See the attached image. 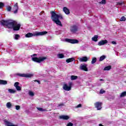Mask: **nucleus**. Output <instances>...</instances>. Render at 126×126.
Segmentation results:
<instances>
[{"mask_svg":"<svg viewBox=\"0 0 126 126\" xmlns=\"http://www.w3.org/2000/svg\"><path fill=\"white\" fill-rule=\"evenodd\" d=\"M2 25L7 27V28L10 29H13L14 31H18L20 29L21 26L20 24L17 23L15 21L9 20L8 21L2 20L1 21Z\"/></svg>","mask_w":126,"mask_h":126,"instance_id":"obj_1","label":"nucleus"},{"mask_svg":"<svg viewBox=\"0 0 126 126\" xmlns=\"http://www.w3.org/2000/svg\"><path fill=\"white\" fill-rule=\"evenodd\" d=\"M50 13L51 14L52 20L57 25H59V26H63L62 22L60 21V19H63V15L54 11H51Z\"/></svg>","mask_w":126,"mask_h":126,"instance_id":"obj_2","label":"nucleus"},{"mask_svg":"<svg viewBox=\"0 0 126 126\" xmlns=\"http://www.w3.org/2000/svg\"><path fill=\"white\" fill-rule=\"evenodd\" d=\"M46 34H48V32H35L34 33H32L29 32L27 34H26V38H31V37H33V36H43L44 35H46Z\"/></svg>","mask_w":126,"mask_h":126,"instance_id":"obj_3","label":"nucleus"},{"mask_svg":"<svg viewBox=\"0 0 126 126\" xmlns=\"http://www.w3.org/2000/svg\"><path fill=\"white\" fill-rule=\"evenodd\" d=\"M45 60H47V58L45 57H40L39 58L32 57V61L35 62V63H38L44 62Z\"/></svg>","mask_w":126,"mask_h":126,"instance_id":"obj_4","label":"nucleus"},{"mask_svg":"<svg viewBox=\"0 0 126 126\" xmlns=\"http://www.w3.org/2000/svg\"><path fill=\"white\" fill-rule=\"evenodd\" d=\"M72 85V83H69L68 86L66 84H64L63 86V89L65 90V91H70L71 90V86Z\"/></svg>","mask_w":126,"mask_h":126,"instance_id":"obj_5","label":"nucleus"},{"mask_svg":"<svg viewBox=\"0 0 126 126\" xmlns=\"http://www.w3.org/2000/svg\"><path fill=\"white\" fill-rule=\"evenodd\" d=\"M66 42H68V43H71V44H78L79 43V41L77 39H71L69 38H66L65 39Z\"/></svg>","mask_w":126,"mask_h":126,"instance_id":"obj_6","label":"nucleus"},{"mask_svg":"<svg viewBox=\"0 0 126 126\" xmlns=\"http://www.w3.org/2000/svg\"><path fill=\"white\" fill-rule=\"evenodd\" d=\"M17 75L18 76H20L21 77H32L33 76V74H31V73H26V74H21V73H19L17 74Z\"/></svg>","mask_w":126,"mask_h":126,"instance_id":"obj_7","label":"nucleus"},{"mask_svg":"<svg viewBox=\"0 0 126 126\" xmlns=\"http://www.w3.org/2000/svg\"><path fill=\"white\" fill-rule=\"evenodd\" d=\"M90 59V57H87L86 56L78 58V60L79 61V62L85 63L86 62H88V60H89Z\"/></svg>","mask_w":126,"mask_h":126,"instance_id":"obj_8","label":"nucleus"},{"mask_svg":"<svg viewBox=\"0 0 126 126\" xmlns=\"http://www.w3.org/2000/svg\"><path fill=\"white\" fill-rule=\"evenodd\" d=\"M94 106L97 110H101L102 109V102H97L94 103Z\"/></svg>","mask_w":126,"mask_h":126,"instance_id":"obj_9","label":"nucleus"},{"mask_svg":"<svg viewBox=\"0 0 126 126\" xmlns=\"http://www.w3.org/2000/svg\"><path fill=\"white\" fill-rule=\"evenodd\" d=\"M80 69H81L82 70H84V71H88V68H87V64H82L80 66Z\"/></svg>","mask_w":126,"mask_h":126,"instance_id":"obj_10","label":"nucleus"},{"mask_svg":"<svg viewBox=\"0 0 126 126\" xmlns=\"http://www.w3.org/2000/svg\"><path fill=\"white\" fill-rule=\"evenodd\" d=\"M18 3H16L14 5V7H13V10L14 11V13L15 14L17 13V11H18Z\"/></svg>","mask_w":126,"mask_h":126,"instance_id":"obj_11","label":"nucleus"},{"mask_svg":"<svg viewBox=\"0 0 126 126\" xmlns=\"http://www.w3.org/2000/svg\"><path fill=\"white\" fill-rule=\"evenodd\" d=\"M70 30L72 33H75L78 30V28L76 26H73L70 27Z\"/></svg>","mask_w":126,"mask_h":126,"instance_id":"obj_12","label":"nucleus"},{"mask_svg":"<svg viewBox=\"0 0 126 126\" xmlns=\"http://www.w3.org/2000/svg\"><path fill=\"white\" fill-rule=\"evenodd\" d=\"M108 43V40H100L98 42V46H103V45H105V44Z\"/></svg>","mask_w":126,"mask_h":126,"instance_id":"obj_13","label":"nucleus"},{"mask_svg":"<svg viewBox=\"0 0 126 126\" xmlns=\"http://www.w3.org/2000/svg\"><path fill=\"white\" fill-rule=\"evenodd\" d=\"M4 123L5 126H17V125H13L12 123H11V122L7 120H4Z\"/></svg>","mask_w":126,"mask_h":126,"instance_id":"obj_14","label":"nucleus"},{"mask_svg":"<svg viewBox=\"0 0 126 126\" xmlns=\"http://www.w3.org/2000/svg\"><path fill=\"white\" fill-rule=\"evenodd\" d=\"M19 85V83L17 82L15 83L14 86L15 87V88H16V90H17V91H21V88Z\"/></svg>","mask_w":126,"mask_h":126,"instance_id":"obj_15","label":"nucleus"},{"mask_svg":"<svg viewBox=\"0 0 126 126\" xmlns=\"http://www.w3.org/2000/svg\"><path fill=\"white\" fill-rule=\"evenodd\" d=\"M69 118V116L67 115H61L59 116V118L61 120H65L66 121H67V120H68Z\"/></svg>","mask_w":126,"mask_h":126,"instance_id":"obj_16","label":"nucleus"},{"mask_svg":"<svg viewBox=\"0 0 126 126\" xmlns=\"http://www.w3.org/2000/svg\"><path fill=\"white\" fill-rule=\"evenodd\" d=\"M63 11H64V13H65V14H69V13H70L69 12V9L66 8V7H64L63 8Z\"/></svg>","mask_w":126,"mask_h":126,"instance_id":"obj_17","label":"nucleus"},{"mask_svg":"<svg viewBox=\"0 0 126 126\" xmlns=\"http://www.w3.org/2000/svg\"><path fill=\"white\" fill-rule=\"evenodd\" d=\"M98 36L97 35H95L92 38V41H94V42H98Z\"/></svg>","mask_w":126,"mask_h":126,"instance_id":"obj_18","label":"nucleus"},{"mask_svg":"<svg viewBox=\"0 0 126 126\" xmlns=\"http://www.w3.org/2000/svg\"><path fill=\"white\" fill-rule=\"evenodd\" d=\"M8 91L10 94H14L15 93H16V90L14 89H9Z\"/></svg>","mask_w":126,"mask_h":126,"instance_id":"obj_19","label":"nucleus"},{"mask_svg":"<svg viewBox=\"0 0 126 126\" xmlns=\"http://www.w3.org/2000/svg\"><path fill=\"white\" fill-rule=\"evenodd\" d=\"M6 84H7V81L5 80H0V85H6Z\"/></svg>","mask_w":126,"mask_h":126,"instance_id":"obj_20","label":"nucleus"},{"mask_svg":"<svg viewBox=\"0 0 126 126\" xmlns=\"http://www.w3.org/2000/svg\"><path fill=\"white\" fill-rule=\"evenodd\" d=\"M6 107L8 109H10V108H11L12 107V104H11V102H7L6 104Z\"/></svg>","mask_w":126,"mask_h":126,"instance_id":"obj_21","label":"nucleus"},{"mask_svg":"<svg viewBox=\"0 0 126 126\" xmlns=\"http://www.w3.org/2000/svg\"><path fill=\"white\" fill-rule=\"evenodd\" d=\"M74 61V58H69L66 60V63H71V62H73Z\"/></svg>","mask_w":126,"mask_h":126,"instance_id":"obj_22","label":"nucleus"},{"mask_svg":"<svg viewBox=\"0 0 126 126\" xmlns=\"http://www.w3.org/2000/svg\"><path fill=\"white\" fill-rule=\"evenodd\" d=\"M28 94L29 96H31V97H34L35 95V94L34 93V92H32V91H29Z\"/></svg>","mask_w":126,"mask_h":126,"instance_id":"obj_23","label":"nucleus"},{"mask_svg":"<svg viewBox=\"0 0 126 126\" xmlns=\"http://www.w3.org/2000/svg\"><path fill=\"white\" fill-rule=\"evenodd\" d=\"M96 62H97V58H95V57H93L92 58V60L91 62V63L92 64H94V63H96Z\"/></svg>","mask_w":126,"mask_h":126,"instance_id":"obj_24","label":"nucleus"},{"mask_svg":"<svg viewBox=\"0 0 126 126\" xmlns=\"http://www.w3.org/2000/svg\"><path fill=\"white\" fill-rule=\"evenodd\" d=\"M57 57L59 59H63V58H64V55L63 54H59L57 55Z\"/></svg>","mask_w":126,"mask_h":126,"instance_id":"obj_25","label":"nucleus"},{"mask_svg":"<svg viewBox=\"0 0 126 126\" xmlns=\"http://www.w3.org/2000/svg\"><path fill=\"white\" fill-rule=\"evenodd\" d=\"M105 58H106V56L102 55L99 58V62H102V61H104V59Z\"/></svg>","mask_w":126,"mask_h":126,"instance_id":"obj_26","label":"nucleus"},{"mask_svg":"<svg viewBox=\"0 0 126 126\" xmlns=\"http://www.w3.org/2000/svg\"><path fill=\"white\" fill-rule=\"evenodd\" d=\"M37 109L38 111H40V112H45V111H47L46 109H43L42 108H40V107H37Z\"/></svg>","mask_w":126,"mask_h":126,"instance_id":"obj_27","label":"nucleus"},{"mask_svg":"<svg viewBox=\"0 0 126 126\" xmlns=\"http://www.w3.org/2000/svg\"><path fill=\"white\" fill-rule=\"evenodd\" d=\"M77 76H73V75H72L71 76V80H75V79H77Z\"/></svg>","mask_w":126,"mask_h":126,"instance_id":"obj_28","label":"nucleus"},{"mask_svg":"<svg viewBox=\"0 0 126 126\" xmlns=\"http://www.w3.org/2000/svg\"><path fill=\"white\" fill-rule=\"evenodd\" d=\"M111 69V66H107L103 69V70H110Z\"/></svg>","mask_w":126,"mask_h":126,"instance_id":"obj_29","label":"nucleus"},{"mask_svg":"<svg viewBox=\"0 0 126 126\" xmlns=\"http://www.w3.org/2000/svg\"><path fill=\"white\" fill-rule=\"evenodd\" d=\"M125 96H126V92H123L120 95V97H125Z\"/></svg>","mask_w":126,"mask_h":126,"instance_id":"obj_30","label":"nucleus"},{"mask_svg":"<svg viewBox=\"0 0 126 126\" xmlns=\"http://www.w3.org/2000/svg\"><path fill=\"white\" fill-rule=\"evenodd\" d=\"M20 36L19 35V34H15V40H18V39H19Z\"/></svg>","mask_w":126,"mask_h":126,"instance_id":"obj_31","label":"nucleus"},{"mask_svg":"<svg viewBox=\"0 0 126 126\" xmlns=\"http://www.w3.org/2000/svg\"><path fill=\"white\" fill-rule=\"evenodd\" d=\"M101 4H106V0H102L101 2H99Z\"/></svg>","mask_w":126,"mask_h":126,"instance_id":"obj_32","label":"nucleus"},{"mask_svg":"<svg viewBox=\"0 0 126 126\" xmlns=\"http://www.w3.org/2000/svg\"><path fill=\"white\" fill-rule=\"evenodd\" d=\"M126 20V17L123 16V17H122L120 19V21H125Z\"/></svg>","mask_w":126,"mask_h":126,"instance_id":"obj_33","label":"nucleus"},{"mask_svg":"<svg viewBox=\"0 0 126 126\" xmlns=\"http://www.w3.org/2000/svg\"><path fill=\"white\" fill-rule=\"evenodd\" d=\"M4 5V4L3 3L0 2V8H2Z\"/></svg>","mask_w":126,"mask_h":126,"instance_id":"obj_34","label":"nucleus"},{"mask_svg":"<svg viewBox=\"0 0 126 126\" xmlns=\"http://www.w3.org/2000/svg\"><path fill=\"white\" fill-rule=\"evenodd\" d=\"M7 11H11V7L10 6H8L7 7Z\"/></svg>","mask_w":126,"mask_h":126,"instance_id":"obj_35","label":"nucleus"},{"mask_svg":"<svg viewBox=\"0 0 126 126\" xmlns=\"http://www.w3.org/2000/svg\"><path fill=\"white\" fill-rule=\"evenodd\" d=\"M15 108H16V110H19L20 109V106L16 105L15 106Z\"/></svg>","mask_w":126,"mask_h":126,"instance_id":"obj_36","label":"nucleus"},{"mask_svg":"<svg viewBox=\"0 0 126 126\" xmlns=\"http://www.w3.org/2000/svg\"><path fill=\"white\" fill-rule=\"evenodd\" d=\"M105 91L104 90H103V89H101V90H100V94H104V93H105Z\"/></svg>","mask_w":126,"mask_h":126,"instance_id":"obj_37","label":"nucleus"},{"mask_svg":"<svg viewBox=\"0 0 126 126\" xmlns=\"http://www.w3.org/2000/svg\"><path fill=\"white\" fill-rule=\"evenodd\" d=\"M66 126H73V124L70 122L67 124Z\"/></svg>","mask_w":126,"mask_h":126,"instance_id":"obj_38","label":"nucleus"},{"mask_svg":"<svg viewBox=\"0 0 126 126\" xmlns=\"http://www.w3.org/2000/svg\"><path fill=\"white\" fill-rule=\"evenodd\" d=\"M123 3H124V2H117V4H118L119 5H122V4H123Z\"/></svg>","mask_w":126,"mask_h":126,"instance_id":"obj_39","label":"nucleus"},{"mask_svg":"<svg viewBox=\"0 0 126 126\" xmlns=\"http://www.w3.org/2000/svg\"><path fill=\"white\" fill-rule=\"evenodd\" d=\"M82 106V105L81 104H79L76 107V108H81Z\"/></svg>","mask_w":126,"mask_h":126,"instance_id":"obj_40","label":"nucleus"},{"mask_svg":"<svg viewBox=\"0 0 126 126\" xmlns=\"http://www.w3.org/2000/svg\"><path fill=\"white\" fill-rule=\"evenodd\" d=\"M111 43L113 44V45H117V42H116L115 41H112Z\"/></svg>","mask_w":126,"mask_h":126,"instance_id":"obj_41","label":"nucleus"},{"mask_svg":"<svg viewBox=\"0 0 126 126\" xmlns=\"http://www.w3.org/2000/svg\"><path fill=\"white\" fill-rule=\"evenodd\" d=\"M63 103H61L58 105V107H63Z\"/></svg>","mask_w":126,"mask_h":126,"instance_id":"obj_42","label":"nucleus"},{"mask_svg":"<svg viewBox=\"0 0 126 126\" xmlns=\"http://www.w3.org/2000/svg\"><path fill=\"white\" fill-rule=\"evenodd\" d=\"M34 82H38V83L39 84H40V81H38V80H34Z\"/></svg>","mask_w":126,"mask_h":126,"instance_id":"obj_43","label":"nucleus"},{"mask_svg":"<svg viewBox=\"0 0 126 126\" xmlns=\"http://www.w3.org/2000/svg\"><path fill=\"white\" fill-rule=\"evenodd\" d=\"M104 80L102 79H100V81H103Z\"/></svg>","mask_w":126,"mask_h":126,"instance_id":"obj_44","label":"nucleus"},{"mask_svg":"<svg viewBox=\"0 0 126 126\" xmlns=\"http://www.w3.org/2000/svg\"><path fill=\"white\" fill-rule=\"evenodd\" d=\"M99 126H103V125L102 124H99Z\"/></svg>","mask_w":126,"mask_h":126,"instance_id":"obj_45","label":"nucleus"},{"mask_svg":"<svg viewBox=\"0 0 126 126\" xmlns=\"http://www.w3.org/2000/svg\"><path fill=\"white\" fill-rule=\"evenodd\" d=\"M33 56H36V55H35V54H34V55H33Z\"/></svg>","mask_w":126,"mask_h":126,"instance_id":"obj_46","label":"nucleus"}]
</instances>
